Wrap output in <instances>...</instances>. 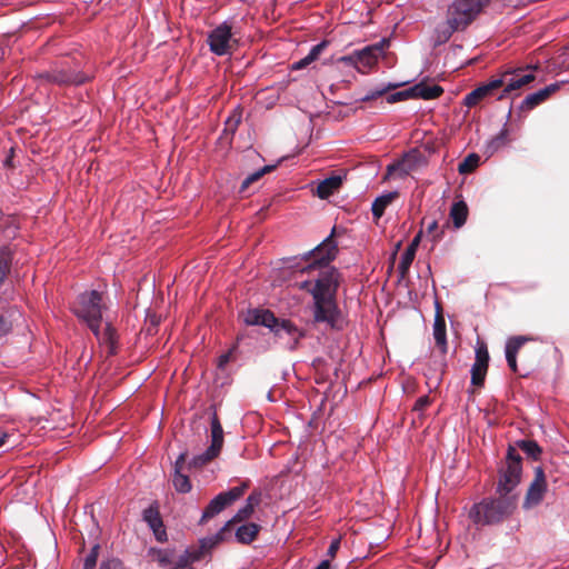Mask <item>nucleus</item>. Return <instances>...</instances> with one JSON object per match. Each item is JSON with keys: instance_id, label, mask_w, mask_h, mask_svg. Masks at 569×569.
<instances>
[{"instance_id": "nucleus-1", "label": "nucleus", "mask_w": 569, "mask_h": 569, "mask_svg": "<svg viewBox=\"0 0 569 569\" xmlns=\"http://www.w3.org/2000/svg\"><path fill=\"white\" fill-rule=\"evenodd\" d=\"M335 231V229H332ZM333 233V232H331ZM337 243L332 234L328 236L320 244L303 256L307 264L301 271H311L319 269L318 278L315 280L310 293L312 297H329L337 287V273L335 269H329V263L336 258Z\"/></svg>"}, {"instance_id": "nucleus-2", "label": "nucleus", "mask_w": 569, "mask_h": 569, "mask_svg": "<svg viewBox=\"0 0 569 569\" xmlns=\"http://www.w3.org/2000/svg\"><path fill=\"white\" fill-rule=\"evenodd\" d=\"M491 0H452L448 6L441 33L448 40L455 32L465 31L490 4Z\"/></svg>"}, {"instance_id": "nucleus-3", "label": "nucleus", "mask_w": 569, "mask_h": 569, "mask_svg": "<svg viewBox=\"0 0 569 569\" xmlns=\"http://www.w3.org/2000/svg\"><path fill=\"white\" fill-rule=\"evenodd\" d=\"M516 506V497L485 498L472 506L469 516L476 525H496L509 517Z\"/></svg>"}, {"instance_id": "nucleus-4", "label": "nucleus", "mask_w": 569, "mask_h": 569, "mask_svg": "<svg viewBox=\"0 0 569 569\" xmlns=\"http://www.w3.org/2000/svg\"><path fill=\"white\" fill-rule=\"evenodd\" d=\"M522 459L517 450L509 446L507 450L506 461L499 468V477L496 487V492L498 496L505 497H516L513 493L516 488L521 481L522 475Z\"/></svg>"}, {"instance_id": "nucleus-5", "label": "nucleus", "mask_w": 569, "mask_h": 569, "mask_svg": "<svg viewBox=\"0 0 569 569\" xmlns=\"http://www.w3.org/2000/svg\"><path fill=\"white\" fill-rule=\"evenodd\" d=\"M102 293L97 290L86 291L78 297L73 311L83 320L96 337H99L102 322Z\"/></svg>"}, {"instance_id": "nucleus-6", "label": "nucleus", "mask_w": 569, "mask_h": 569, "mask_svg": "<svg viewBox=\"0 0 569 569\" xmlns=\"http://www.w3.org/2000/svg\"><path fill=\"white\" fill-rule=\"evenodd\" d=\"M41 83L57 86H79L89 80L83 72L72 69L68 61L56 63L50 70L38 74Z\"/></svg>"}, {"instance_id": "nucleus-7", "label": "nucleus", "mask_w": 569, "mask_h": 569, "mask_svg": "<svg viewBox=\"0 0 569 569\" xmlns=\"http://www.w3.org/2000/svg\"><path fill=\"white\" fill-rule=\"evenodd\" d=\"M207 42L213 54L219 57L230 54L233 44L237 43L232 34V24L226 20L217 26L209 32Z\"/></svg>"}, {"instance_id": "nucleus-8", "label": "nucleus", "mask_w": 569, "mask_h": 569, "mask_svg": "<svg viewBox=\"0 0 569 569\" xmlns=\"http://www.w3.org/2000/svg\"><path fill=\"white\" fill-rule=\"evenodd\" d=\"M210 431L211 445L202 453L191 459V467H202L219 456L223 446V429L217 413H213L211 417Z\"/></svg>"}, {"instance_id": "nucleus-9", "label": "nucleus", "mask_w": 569, "mask_h": 569, "mask_svg": "<svg viewBox=\"0 0 569 569\" xmlns=\"http://www.w3.org/2000/svg\"><path fill=\"white\" fill-rule=\"evenodd\" d=\"M313 298V319L316 322L326 323L330 328H337L340 319V310L332 296Z\"/></svg>"}, {"instance_id": "nucleus-10", "label": "nucleus", "mask_w": 569, "mask_h": 569, "mask_svg": "<svg viewBox=\"0 0 569 569\" xmlns=\"http://www.w3.org/2000/svg\"><path fill=\"white\" fill-rule=\"evenodd\" d=\"M277 340L284 349L293 351L298 348L299 341L305 337V331L287 319H276L273 329H270Z\"/></svg>"}, {"instance_id": "nucleus-11", "label": "nucleus", "mask_w": 569, "mask_h": 569, "mask_svg": "<svg viewBox=\"0 0 569 569\" xmlns=\"http://www.w3.org/2000/svg\"><path fill=\"white\" fill-rule=\"evenodd\" d=\"M498 79L505 80L502 84L505 88L498 97V99L501 100L510 96L513 91H517L532 82L536 79V76L533 73V69L531 67H527L526 69L517 68L506 70Z\"/></svg>"}, {"instance_id": "nucleus-12", "label": "nucleus", "mask_w": 569, "mask_h": 569, "mask_svg": "<svg viewBox=\"0 0 569 569\" xmlns=\"http://www.w3.org/2000/svg\"><path fill=\"white\" fill-rule=\"evenodd\" d=\"M244 489L246 485H242L217 495L204 509L200 521L204 522L220 513L227 506L238 500L244 493Z\"/></svg>"}, {"instance_id": "nucleus-13", "label": "nucleus", "mask_w": 569, "mask_h": 569, "mask_svg": "<svg viewBox=\"0 0 569 569\" xmlns=\"http://www.w3.org/2000/svg\"><path fill=\"white\" fill-rule=\"evenodd\" d=\"M547 489L548 485L546 480L545 470L542 467L539 466L535 469V478L527 490L522 508L529 510L540 505L541 501L543 500Z\"/></svg>"}, {"instance_id": "nucleus-14", "label": "nucleus", "mask_w": 569, "mask_h": 569, "mask_svg": "<svg viewBox=\"0 0 569 569\" xmlns=\"http://www.w3.org/2000/svg\"><path fill=\"white\" fill-rule=\"evenodd\" d=\"M503 79H491L486 83L480 84L465 97V104L469 108L479 103L483 98L491 94L496 89L502 87Z\"/></svg>"}, {"instance_id": "nucleus-15", "label": "nucleus", "mask_w": 569, "mask_h": 569, "mask_svg": "<svg viewBox=\"0 0 569 569\" xmlns=\"http://www.w3.org/2000/svg\"><path fill=\"white\" fill-rule=\"evenodd\" d=\"M277 317L269 309H249L244 313L243 321L248 326H263L273 329Z\"/></svg>"}, {"instance_id": "nucleus-16", "label": "nucleus", "mask_w": 569, "mask_h": 569, "mask_svg": "<svg viewBox=\"0 0 569 569\" xmlns=\"http://www.w3.org/2000/svg\"><path fill=\"white\" fill-rule=\"evenodd\" d=\"M432 331L436 345L440 349L442 357H445L448 351L447 329L439 302H436V315Z\"/></svg>"}, {"instance_id": "nucleus-17", "label": "nucleus", "mask_w": 569, "mask_h": 569, "mask_svg": "<svg viewBox=\"0 0 569 569\" xmlns=\"http://www.w3.org/2000/svg\"><path fill=\"white\" fill-rule=\"evenodd\" d=\"M142 518L153 531L158 541H164L167 539L164 526L157 506L151 505L144 509Z\"/></svg>"}, {"instance_id": "nucleus-18", "label": "nucleus", "mask_w": 569, "mask_h": 569, "mask_svg": "<svg viewBox=\"0 0 569 569\" xmlns=\"http://www.w3.org/2000/svg\"><path fill=\"white\" fill-rule=\"evenodd\" d=\"M558 83H551L536 92L528 94L519 106L521 111H529L546 101L551 93L557 91Z\"/></svg>"}, {"instance_id": "nucleus-19", "label": "nucleus", "mask_w": 569, "mask_h": 569, "mask_svg": "<svg viewBox=\"0 0 569 569\" xmlns=\"http://www.w3.org/2000/svg\"><path fill=\"white\" fill-rule=\"evenodd\" d=\"M418 154L417 151H411L407 153L401 160L396 163L388 166V173L391 174L397 172L400 178H405L410 174L417 166H418Z\"/></svg>"}, {"instance_id": "nucleus-20", "label": "nucleus", "mask_w": 569, "mask_h": 569, "mask_svg": "<svg viewBox=\"0 0 569 569\" xmlns=\"http://www.w3.org/2000/svg\"><path fill=\"white\" fill-rule=\"evenodd\" d=\"M359 67L371 68L373 64L378 62V59L383 52V46L380 44H371L367 46L361 50H357Z\"/></svg>"}, {"instance_id": "nucleus-21", "label": "nucleus", "mask_w": 569, "mask_h": 569, "mask_svg": "<svg viewBox=\"0 0 569 569\" xmlns=\"http://www.w3.org/2000/svg\"><path fill=\"white\" fill-rule=\"evenodd\" d=\"M343 178L341 176H330L323 179L317 187V196L320 199H327L341 187Z\"/></svg>"}, {"instance_id": "nucleus-22", "label": "nucleus", "mask_w": 569, "mask_h": 569, "mask_svg": "<svg viewBox=\"0 0 569 569\" xmlns=\"http://www.w3.org/2000/svg\"><path fill=\"white\" fill-rule=\"evenodd\" d=\"M469 214L468 206L465 201H456L452 203L450 211H449V218L452 221L455 229H460L465 226Z\"/></svg>"}, {"instance_id": "nucleus-23", "label": "nucleus", "mask_w": 569, "mask_h": 569, "mask_svg": "<svg viewBox=\"0 0 569 569\" xmlns=\"http://www.w3.org/2000/svg\"><path fill=\"white\" fill-rule=\"evenodd\" d=\"M411 91H413L415 98L432 100L439 98L442 94L443 89L438 84L428 86L425 83H418L411 87Z\"/></svg>"}, {"instance_id": "nucleus-24", "label": "nucleus", "mask_w": 569, "mask_h": 569, "mask_svg": "<svg viewBox=\"0 0 569 569\" xmlns=\"http://www.w3.org/2000/svg\"><path fill=\"white\" fill-rule=\"evenodd\" d=\"M398 197L397 191L383 193L375 199L371 206V212L375 219H380L386 208Z\"/></svg>"}, {"instance_id": "nucleus-25", "label": "nucleus", "mask_w": 569, "mask_h": 569, "mask_svg": "<svg viewBox=\"0 0 569 569\" xmlns=\"http://www.w3.org/2000/svg\"><path fill=\"white\" fill-rule=\"evenodd\" d=\"M260 531V526L253 522L241 525L236 531V538L241 543L252 542Z\"/></svg>"}, {"instance_id": "nucleus-26", "label": "nucleus", "mask_w": 569, "mask_h": 569, "mask_svg": "<svg viewBox=\"0 0 569 569\" xmlns=\"http://www.w3.org/2000/svg\"><path fill=\"white\" fill-rule=\"evenodd\" d=\"M13 253L7 246L0 247V287L4 283L11 270Z\"/></svg>"}, {"instance_id": "nucleus-27", "label": "nucleus", "mask_w": 569, "mask_h": 569, "mask_svg": "<svg viewBox=\"0 0 569 569\" xmlns=\"http://www.w3.org/2000/svg\"><path fill=\"white\" fill-rule=\"evenodd\" d=\"M259 501H260L259 496L250 495L246 500V505L242 508H240L237 511V513L234 515V517L230 520L231 523L240 522V521L248 519L252 515L254 507L259 503Z\"/></svg>"}, {"instance_id": "nucleus-28", "label": "nucleus", "mask_w": 569, "mask_h": 569, "mask_svg": "<svg viewBox=\"0 0 569 569\" xmlns=\"http://www.w3.org/2000/svg\"><path fill=\"white\" fill-rule=\"evenodd\" d=\"M508 133L509 131L505 124L503 128L499 131V133L496 134L490 141H488L486 146V152L489 154H493L500 148L505 147L509 142Z\"/></svg>"}, {"instance_id": "nucleus-29", "label": "nucleus", "mask_w": 569, "mask_h": 569, "mask_svg": "<svg viewBox=\"0 0 569 569\" xmlns=\"http://www.w3.org/2000/svg\"><path fill=\"white\" fill-rule=\"evenodd\" d=\"M231 525V521H228L216 535L211 537H207L200 540V548L206 552L209 549L213 548L216 545H218L220 541L224 539V535L227 530L229 529V526Z\"/></svg>"}, {"instance_id": "nucleus-30", "label": "nucleus", "mask_w": 569, "mask_h": 569, "mask_svg": "<svg viewBox=\"0 0 569 569\" xmlns=\"http://www.w3.org/2000/svg\"><path fill=\"white\" fill-rule=\"evenodd\" d=\"M415 257L416 252L412 251L411 248H406V250L401 254L400 261L397 267L398 273L401 279H403L408 274Z\"/></svg>"}, {"instance_id": "nucleus-31", "label": "nucleus", "mask_w": 569, "mask_h": 569, "mask_svg": "<svg viewBox=\"0 0 569 569\" xmlns=\"http://www.w3.org/2000/svg\"><path fill=\"white\" fill-rule=\"evenodd\" d=\"M488 365L475 361L471 366V383L476 387H481L485 382Z\"/></svg>"}, {"instance_id": "nucleus-32", "label": "nucleus", "mask_w": 569, "mask_h": 569, "mask_svg": "<svg viewBox=\"0 0 569 569\" xmlns=\"http://www.w3.org/2000/svg\"><path fill=\"white\" fill-rule=\"evenodd\" d=\"M172 485L174 489L180 493H187L192 488L189 476L182 473V471L179 470L173 472Z\"/></svg>"}, {"instance_id": "nucleus-33", "label": "nucleus", "mask_w": 569, "mask_h": 569, "mask_svg": "<svg viewBox=\"0 0 569 569\" xmlns=\"http://www.w3.org/2000/svg\"><path fill=\"white\" fill-rule=\"evenodd\" d=\"M276 168V164H268L264 166L254 172L247 176V178L242 181L240 187V192L246 191V189L253 182L258 181L260 178H262L266 173L271 172Z\"/></svg>"}, {"instance_id": "nucleus-34", "label": "nucleus", "mask_w": 569, "mask_h": 569, "mask_svg": "<svg viewBox=\"0 0 569 569\" xmlns=\"http://www.w3.org/2000/svg\"><path fill=\"white\" fill-rule=\"evenodd\" d=\"M518 447L533 460H538L541 455V448L533 440H520L517 442Z\"/></svg>"}, {"instance_id": "nucleus-35", "label": "nucleus", "mask_w": 569, "mask_h": 569, "mask_svg": "<svg viewBox=\"0 0 569 569\" xmlns=\"http://www.w3.org/2000/svg\"><path fill=\"white\" fill-rule=\"evenodd\" d=\"M479 156L476 153H471L465 158L462 162L459 163L458 170L460 173H469L479 164Z\"/></svg>"}, {"instance_id": "nucleus-36", "label": "nucleus", "mask_w": 569, "mask_h": 569, "mask_svg": "<svg viewBox=\"0 0 569 569\" xmlns=\"http://www.w3.org/2000/svg\"><path fill=\"white\" fill-rule=\"evenodd\" d=\"M527 340L528 338L523 336H516L509 338L506 342L505 353L517 355Z\"/></svg>"}, {"instance_id": "nucleus-37", "label": "nucleus", "mask_w": 569, "mask_h": 569, "mask_svg": "<svg viewBox=\"0 0 569 569\" xmlns=\"http://www.w3.org/2000/svg\"><path fill=\"white\" fill-rule=\"evenodd\" d=\"M409 98H415L413 91H411V88L386 96V101L388 103H396L398 101H403Z\"/></svg>"}, {"instance_id": "nucleus-38", "label": "nucleus", "mask_w": 569, "mask_h": 569, "mask_svg": "<svg viewBox=\"0 0 569 569\" xmlns=\"http://www.w3.org/2000/svg\"><path fill=\"white\" fill-rule=\"evenodd\" d=\"M475 361L489 365V352L485 342L477 343Z\"/></svg>"}, {"instance_id": "nucleus-39", "label": "nucleus", "mask_w": 569, "mask_h": 569, "mask_svg": "<svg viewBox=\"0 0 569 569\" xmlns=\"http://www.w3.org/2000/svg\"><path fill=\"white\" fill-rule=\"evenodd\" d=\"M338 62L343 63L349 67L356 68L358 71H361V68L359 67L358 62V56L357 52H352L351 54L342 56L338 58Z\"/></svg>"}, {"instance_id": "nucleus-40", "label": "nucleus", "mask_w": 569, "mask_h": 569, "mask_svg": "<svg viewBox=\"0 0 569 569\" xmlns=\"http://www.w3.org/2000/svg\"><path fill=\"white\" fill-rule=\"evenodd\" d=\"M387 90H388V87L376 88V89L369 90L363 97L360 98V100L363 102L375 100L377 98L385 96Z\"/></svg>"}, {"instance_id": "nucleus-41", "label": "nucleus", "mask_w": 569, "mask_h": 569, "mask_svg": "<svg viewBox=\"0 0 569 569\" xmlns=\"http://www.w3.org/2000/svg\"><path fill=\"white\" fill-rule=\"evenodd\" d=\"M98 546L93 547L92 550L84 559L83 569H94L98 558Z\"/></svg>"}, {"instance_id": "nucleus-42", "label": "nucleus", "mask_w": 569, "mask_h": 569, "mask_svg": "<svg viewBox=\"0 0 569 569\" xmlns=\"http://www.w3.org/2000/svg\"><path fill=\"white\" fill-rule=\"evenodd\" d=\"M328 44L329 42L327 40H322L318 44L313 46L308 53L309 58L316 61Z\"/></svg>"}, {"instance_id": "nucleus-43", "label": "nucleus", "mask_w": 569, "mask_h": 569, "mask_svg": "<svg viewBox=\"0 0 569 569\" xmlns=\"http://www.w3.org/2000/svg\"><path fill=\"white\" fill-rule=\"evenodd\" d=\"M430 405V399L428 396H421L416 400L413 406V410L423 411Z\"/></svg>"}, {"instance_id": "nucleus-44", "label": "nucleus", "mask_w": 569, "mask_h": 569, "mask_svg": "<svg viewBox=\"0 0 569 569\" xmlns=\"http://www.w3.org/2000/svg\"><path fill=\"white\" fill-rule=\"evenodd\" d=\"M312 62H313V60L310 59L309 56L307 54L305 58L293 62L292 66H291V69L292 70H302V69H305L306 67H308Z\"/></svg>"}, {"instance_id": "nucleus-45", "label": "nucleus", "mask_w": 569, "mask_h": 569, "mask_svg": "<svg viewBox=\"0 0 569 569\" xmlns=\"http://www.w3.org/2000/svg\"><path fill=\"white\" fill-rule=\"evenodd\" d=\"M186 550L188 553H190L189 560H191L192 563L201 560L204 555V551L200 547L194 548V549H186Z\"/></svg>"}, {"instance_id": "nucleus-46", "label": "nucleus", "mask_w": 569, "mask_h": 569, "mask_svg": "<svg viewBox=\"0 0 569 569\" xmlns=\"http://www.w3.org/2000/svg\"><path fill=\"white\" fill-rule=\"evenodd\" d=\"M100 569H124L122 563L117 559H110L103 561L100 566Z\"/></svg>"}, {"instance_id": "nucleus-47", "label": "nucleus", "mask_w": 569, "mask_h": 569, "mask_svg": "<svg viewBox=\"0 0 569 569\" xmlns=\"http://www.w3.org/2000/svg\"><path fill=\"white\" fill-rule=\"evenodd\" d=\"M189 557H190V553L187 552V550H184V552L182 555H180L177 559V567L179 568H187L191 562V560H189Z\"/></svg>"}, {"instance_id": "nucleus-48", "label": "nucleus", "mask_w": 569, "mask_h": 569, "mask_svg": "<svg viewBox=\"0 0 569 569\" xmlns=\"http://www.w3.org/2000/svg\"><path fill=\"white\" fill-rule=\"evenodd\" d=\"M11 331V323L0 316V338L8 335Z\"/></svg>"}, {"instance_id": "nucleus-49", "label": "nucleus", "mask_w": 569, "mask_h": 569, "mask_svg": "<svg viewBox=\"0 0 569 569\" xmlns=\"http://www.w3.org/2000/svg\"><path fill=\"white\" fill-rule=\"evenodd\" d=\"M239 122H240V117L239 116H233V117H229L227 119L226 124L230 129L231 132H234V130L237 129Z\"/></svg>"}, {"instance_id": "nucleus-50", "label": "nucleus", "mask_w": 569, "mask_h": 569, "mask_svg": "<svg viewBox=\"0 0 569 569\" xmlns=\"http://www.w3.org/2000/svg\"><path fill=\"white\" fill-rule=\"evenodd\" d=\"M505 355H506V360H507L509 368L513 372H517V355H513V353H505Z\"/></svg>"}, {"instance_id": "nucleus-51", "label": "nucleus", "mask_w": 569, "mask_h": 569, "mask_svg": "<svg viewBox=\"0 0 569 569\" xmlns=\"http://www.w3.org/2000/svg\"><path fill=\"white\" fill-rule=\"evenodd\" d=\"M184 462H186V453H184V452H182V453H180V455L177 457V459H176V461H174L173 472H174L176 470L182 471V468H183Z\"/></svg>"}, {"instance_id": "nucleus-52", "label": "nucleus", "mask_w": 569, "mask_h": 569, "mask_svg": "<svg viewBox=\"0 0 569 569\" xmlns=\"http://www.w3.org/2000/svg\"><path fill=\"white\" fill-rule=\"evenodd\" d=\"M340 547V539H333L328 548V555L335 557Z\"/></svg>"}, {"instance_id": "nucleus-53", "label": "nucleus", "mask_w": 569, "mask_h": 569, "mask_svg": "<svg viewBox=\"0 0 569 569\" xmlns=\"http://www.w3.org/2000/svg\"><path fill=\"white\" fill-rule=\"evenodd\" d=\"M230 361V353H223L218 358V368L223 369Z\"/></svg>"}, {"instance_id": "nucleus-54", "label": "nucleus", "mask_w": 569, "mask_h": 569, "mask_svg": "<svg viewBox=\"0 0 569 569\" xmlns=\"http://www.w3.org/2000/svg\"><path fill=\"white\" fill-rule=\"evenodd\" d=\"M420 239H421V232H419L410 242V244L407 247V248H411L412 251L417 252V249L419 247V243H420Z\"/></svg>"}, {"instance_id": "nucleus-55", "label": "nucleus", "mask_w": 569, "mask_h": 569, "mask_svg": "<svg viewBox=\"0 0 569 569\" xmlns=\"http://www.w3.org/2000/svg\"><path fill=\"white\" fill-rule=\"evenodd\" d=\"M11 435L7 431H0V449L6 446L10 439Z\"/></svg>"}, {"instance_id": "nucleus-56", "label": "nucleus", "mask_w": 569, "mask_h": 569, "mask_svg": "<svg viewBox=\"0 0 569 569\" xmlns=\"http://www.w3.org/2000/svg\"><path fill=\"white\" fill-rule=\"evenodd\" d=\"M106 339L109 340V341H112L113 339V336H114V329L111 327L110 323H107L106 325Z\"/></svg>"}, {"instance_id": "nucleus-57", "label": "nucleus", "mask_w": 569, "mask_h": 569, "mask_svg": "<svg viewBox=\"0 0 569 569\" xmlns=\"http://www.w3.org/2000/svg\"><path fill=\"white\" fill-rule=\"evenodd\" d=\"M315 281H310V280H305V281H301L298 286L300 289L302 290H307L308 292H310V289L312 288Z\"/></svg>"}, {"instance_id": "nucleus-58", "label": "nucleus", "mask_w": 569, "mask_h": 569, "mask_svg": "<svg viewBox=\"0 0 569 569\" xmlns=\"http://www.w3.org/2000/svg\"><path fill=\"white\" fill-rule=\"evenodd\" d=\"M438 228V222L436 220H432L428 227H427V232L431 233L433 232L435 230H437Z\"/></svg>"}, {"instance_id": "nucleus-59", "label": "nucleus", "mask_w": 569, "mask_h": 569, "mask_svg": "<svg viewBox=\"0 0 569 569\" xmlns=\"http://www.w3.org/2000/svg\"><path fill=\"white\" fill-rule=\"evenodd\" d=\"M315 569H330L329 560H322Z\"/></svg>"}, {"instance_id": "nucleus-60", "label": "nucleus", "mask_w": 569, "mask_h": 569, "mask_svg": "<svg viewBox=\"0 0 569 569\" xmlns=\"http://www.w3.org/2000/svg\"><path fill=\"white\" fill-rule=\"evenodd\" d=\"M445 366H446V362L445 360L442 359L441 362H440V370H439V380L442 379V376H443V372H445Z\"/></svg>"}, {"instance_id": "nucleus-61", "label": "nucleus", "mask_w": 569, "mask_h": 569, "mask_svg": "<svg viewBox=\"0 0 569 569\" xmlns=\"http://www.w3.org/2000/svg\"><path fill=\"white\" fill-rule=\"evenodd\" d=\"M2 217H3V213H2V211L0 210V220L2 219Z\"/></svg>"}]
</instances>
